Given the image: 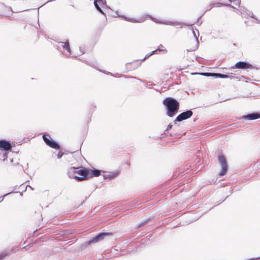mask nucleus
Returning a JSON list of instances; mask_svg holds the SVG:
<instances>
[{"label": "nucleus", "instance_id": "nucleus-12", "mask_svg": "<svg viewBox=\"0 0 260 260\" xmlns=\"http://www.w3.org/2000/svg\"><path fill=\"white\" fill-rule=\"evenodd\" d=\"M192 33L193 34L194 37L196 38V45L194 47H193L192 48H191L190 49H187V51H188V52L194 51L199 47V40H198V36L199 35V32L198 31L197 35L196 32L194 30H193L192 31Z\"/></svg>", "mask_w": 260, "mask_h": 260}, {"label": "nucleus", "instance_id": "nucleus-16", "mask_svg": "<svg viewBox=\"0 0 260 260\" xmlns=\"http://www.w3.org/2000/svg\"><path fill=\"white\" fill-rule=\"evenodd\" d=\"M213 77H215L216 78H230L231 79L234 78L235 77L229 76L225 74H220V73H214L213 74Z\"/></svg>", "mask_w": 260, "mask_h": 260}, {"label": "nucleus", "instance_id": "nucleus-39", "mask_svg": "<svg viewBox=\"0 0 260 260\" xmlns=\"http://www.w3.org/2000/svg\"><path fill=\"white\" fill-rule=\"evenodd\" d=\"M128 78H136V77H132V76L129 77Z\"/></svg>", "mask_w": 260, "mask_h": 260}, {"label": "nucleus", "instance_id": "nucleus-14", "mask_svg": "<svg viewBox=\"0 0 260 260\" xmlns=\"http://www.w3.org/2000/svg\"><path fill=\"white\" fill-rule=\"evenodd\" d=\"M117 175H118L117 172H106L105 174H104L103 177H104V179L110 180L112 178H114Z\"/></svg>", "mask_w": 260, "mask_h": 260}, {"label": "nucleus", "instance_id": "nucleus-19", "mask_svg": "<svg viewBox=\"0 0 260 260\" xmlns=\"http://www.w3.org/2000/svg\"><path fill=\"white\" fill-rule=\"evenodd\" d=\"M160 23L164 24L166 25H170L173 26H177L180 25L182 23L180 22L175 21V22H172V21H165V22H160Z\"/></svg>", "mask_w": 260, "mask_h": 260}, {"label": "nucleus", "instance_id": "nucleus-8", "mask_svg": "<svg viewBox=\"0 0 260 260\" xmlns=\"http://www.w3.org/2000/svg\"><path fill=\"white\" fill-rule=\"evenodd\" d=\"M233 68L238 69H252V65L246 61H239L237 62L233 67Z\"/></svg>", "mask_w": 260, "mask_h": 260}, {"label": "nucleus", "instance_id": "nucleus-45", "mask_svg": "<svg viewBox=\"0 0 260 260\" xmlns=\"http://www.w3.org/2000/svg\"><path fill=\"white\" fill-rule=\"evenodd\" d=\"M80 51H81V52H82V51L81 49H80Z\"/></svg>", "mask_w": 260, "mask_h": 260}, {"label": "nucleus", "instance_id": "nucleus-4", "mask_svg": "<svg viewBox=\"0 0 260 260\" xmlns=\"http://www.w3.org/2000/svg\"><path fill=\"white\" fill-rule=\"evenodd\" d=\"M43 139L45 144L50 147L57 150L60 148V146L58 143L54 141L49 135L44 134L43 136Z\"/></svg>", "mask_w": 260, "mask_h": 260}, {"label": "nucleus", "instance_id": "nucleus-46", "mask_svg": "<svg viewBox=\"0 0 260 260\" xmlns=\"http://www.w3.org/2000/svg\"><path fill=\"white\" fill-rule=\"evenodd\" d=\"M80 51H81V52H82V51L81 49H80Z\"/></svg>", "mask_w": 260, "mask_h": 260}, {"label": "nucleus", "instance_id": "nucleus-9", "mask_svg": "<svg viewBox=\"0 0 260 260\" xmlns=\"http://www.w3.org/2000/svg\"><path fill=\"white\" fill-rule=\"evenodd\" d=\"M260 118V113L258 112H253L246 115L243 116L241 118L248 120H255Z\"/></svg>", "mask_w": 260, "mask_h": 260}, {"label": "nucleus", "instance_id": "nucleus-44", "mask_svg": "<svg viewBox=\"0 0 260 260\" xmlns=\"http://www.w3.org/2000/svg\"><path fill=\"white\" fill-rule=\"evenodd\" d=\"M201 17H202V16H200V17L198 18V20H199V19H200V18H201Z\"/></svg>", "mask_w": 260, "mask_h": 260}, {"label": "nucleus", "instance_id": "nucleus-22", "mask_svg": "<svg viewBox=\"0 0 260 260\" xmlns=\"http://www.w3.org/2000/svg\"><path fill=\"white\" fill-rule=\"evenodd\" d=\"M150 220V219L149 218H148L147 219H145L143 221H141L140 222V223H139L137 226H136V228L138 229V228H141V226H144V225H145L148 222V221Z\"/></svg>", "mask_w": 260, "mask_h": 260}, {"label": "nucleus", "instance_id": "nucleus-34", "mask_svg": "<svg viewBox=\"0 0 260 260\" xmlns=\"http://www.w3.org/2000/svg\"><path fill=\"white\" fill-rule=\"evenodd\" d=\"M3 155H4V160H5L7 158V154L6 153H4L3 154Z\"/></svg>", "mask_w": 260, "mask_h": 260}, {"label": "nucleus", "instance_id": "nucleus-41", "mask_svg": "<svg viewBox=\"0 0 260 260\" xmlns=\"http://www.w3.org/2000/svg\"><path fill=\"white\" fill-rule=\"evenodd\" d=\"M10 9H11L12 12H14L12 10V7H10Z\"/></svg>", "mask_w": 260, "mask_h": 260}, {"label": "nucleus", "instance_id": "nucleus-26", "mask_svg": "<svg viewBox=\"0 0 260 260\" xmlns=\"http://www.w3.org/2000/svg\"><path fill=\"white\" fill-rule=\"evenodd\" d=\"M12 192H13V191H11V192H8V193H6V194H4V196H2L0 197V202L3 201L4 198V197H6V196H8V194H10V193H12Z\"/></svg>", "mask_w": 260, "mask_h": 260}, {"label": "nucleus", "instance_id": "nucleus-6", "mask_svg": "<svg viewBox=\"0 0 260 260\" xmlns=\"http://www.w3.org/2000/svg\"><path fill=\"white\" fill-rule=\"evenodd\" d=\"M219 164L221 167V170L218 175L220 176H223L228 171V164L225 157L220 155L218 157Z\"/></svg>", "mask_w": 260, "mask_h": 260}, {"label": "nucleus", "instance_id": "nucleus-36", "mask_svg": "<svg viewBox=\"0 0 260 260\" xmlns=\"http://www.w3.org/2000/svg\"><path fill=\"white\" fill-rule=\"evenodd\" d=\"M130 64H131V63H127L126 64V68H128V66L129 65H130Z\"/></svg>", "mask_w": 260, "mask_h": 260}, {"label": "nucleus", "instance_id": "nucleus-17", "mask_svg": "<svg viewBox=\"0 0 260 260\" xmlns=\"http://www.w3.org/2000/svg\"><path fill=\"white\" fill-rule=\"evenodd\" d=\"M59 43L62 44V46L63 49L66 50L68 53L71 54V50L70 48L69 41H67L66 42H60Z\"/></svg>", "mask_w": 260, "mask_h": 260}, {"label": "nucleus", "instance_id": "nucleus-40", "mask_svg": "<svg viewBox=\"0 0 260 260\" xmlns=\"http://www.w3.org/2000/svg\"><path fill=\"white\" fill-rule=\"evenodd\" d=\"M137 80H140L141 82L142 81V80L141 79H138V78H137Z\"/></svg>", "mask_w": 260, "mask_h": 260}, {"label": "nucleus", "instance_id": "nucleus-38", "mask_svg": "<svg viewBox=\"0 0 260 260\" xmlns=\"http://www.w3.org/2000/svg\"><path fill=\"white\" fill-rule=\"evenodd\" d=\"M149 17H150L152 20H153V19H154V18H152L151 16L149 15Z\"/></svg>", "mask_w": 260, "mask_h": 260}, {"label": "nucleus", "instance_id": "nucleus-3", "mask_svg": "<svg viewBox=\"0 0 260 260\" xmlns=\"http://www.w3.org/2000/svg\"><path fill=\"white\" fill-rule=\"evenodd\" d=\"M112 233L110 232H102L100 233L94 237L92 239L88 241L87 242L85 243V246L90 245L92 243H95L99 241L103 240L105 237L111 235Z\"/></svg>", "mask_w": 260, "mask_h": 260}, {"label": "nucleus", "instance_id": "nucleus-25", "mask_svg": "<svg viewBox=\"0 0 260 260\" xmlns=\"http://www.w3.org/2000/svg\"><path fill=\"white\" fill-rule=\"evenodd\" d=\"M246 15H247L249 17H250L252 18H254V17H255L253 13L249 10H248V12H246Z\"/></svg>", "mask_w": 260, "mask_h": 260}, {"label": "nucleus", "instance_id": "nucleus-23", "mask_svg": "<svg viewBox=\"0 0 260 260\" xmlns=\"http://www.w3.org/2000/svg\"><path fill=\"white\" fill-rule=\"evenodd\" d=\"M240 12L243 15V17H245L244 15H246V12H248V10L246 9L244 7H241L239 10Z\"/></svg>", "mask_w": 260, "mask_h": 260}, {"label": "nucleus", "instance_id": "nucleus-42", "mask_svg": "<svg viewBox=\"0 0 260 260\" xmlns=\"http://www.w3.org/2000/svg\"><path fill=\"white\" fill-rule=\"evenodd\" d=\"M229 2H232L233 0H229Z\"/></svg>", "mask_w": 260, "mask_h": 260}, {"label": "nucleus", "instance_id": "nucleus-29", "mask_svg": "<svg viewBox=\"0 0 260 260\" xmlns=\"http://www.w3.org/2000/svg\"><path fill=\"white\" fill-rule=\"evenodd\" d=\"M62 156V153H61V152H59L57 155V157L58 158H60Z\"/></svg>", "mask_w": 260, "mask_h": 260}, {"label": "nucleus", "instance_id": "nucleus-33", "mask_svg": "<svg viewBox=\"0 0 260 260\" xmlns=\"http://www.w3.org/2000/svg\"><path fill=\"white\" fill-rule=\"evenodd\" d=\"M158 51V50H157V49L155 50H153L151 52V53H150V55H153L156 52H157Z\"/></svg>", "mask_w": 260, "mask_h": 260}, {"label": "nucleus", "instance_id": "nucleus-43", "mask_svg": "<svg viewBox=\"0 0 260 260\" xmlns=\"http://www.w3.org/2000/svg\"><path fill=\"white\" fill-rule=\"evenodd\" d=\"M29 186V187H30V188H31L32 190L34 189L31 187V186Z\"/></svg>", "mask_w": 260, "mask_h": 260}, {"label": "nucleus", "instance_id": "nucleus-32", "mask_svg": "<svg viewBox=\"0 0 260 260\" xmlns=\"http://www.w3.org/2000/svg\"><path fill=\"white\" fill-rule=\"evenodd\" d=\"M198 218H194V219H193L192 220H189L188 223H190L192 222L193 221H196L197 220H198Z\"/></svg>", "mask_w": 260, "mask_h": 260}, {"label": "nucleus", "instance_id": "nucleus-10", "mask_svg": "<svg viewBox=\"0 0 260 260\" xmlns=\"http://www.w3.org/2000/svg\"><path fill=\"white\" fill-rule=\"evenodd\" d=\"M0 148L5 151L11 150V145L9 141L2 140L0 141Z\"/></svg>", "mask_w": 260, "mask_h": 260}, {"label": "nucleus", "instance_id": "nucleus-28", "mask_svg": "<svg viewBox=\"0 0 260 260\" xmlns=\"http://www.w3.org/2000/svg\"><path fill=\"white\" fill-rule=\"evenodd\" d=\"M150 56H151V55H150V54H148V55H146L145 56V57L143 59H142L141 60V61H144L146 59L148 58V57H149Z\"/></svg>", "mask_w": 260, "mask_h": 260}, {"label": "nucleus", "instance_id": "nucleus-27", "mask_svg": "<svg viewBox=\"0 0 260 260\" xmlns=\"http://www.w3.org/2000/svg\"><path fill=\"white\" fill-rule=\"evenodd\" d=\"M232 2H233L234 5L239 6L240 1V0H233Z\"/></svg>", "mask_w": 260, "mask_h": 260}, {"label": "nucleus", "instance_id": "nucleus-24", "mask_svg": "<svg viewBox=\"0 0 260 260\" xmlns=\"http://www.w3.org/2000/svg\"><path fill=\"white\" fill-rule=\"evenodd\" d=\"M157 50H158V51H165L166 52H167V50L166 49L165 47L161 44L158 46V48H157Z\"/></svg>", "mask_w": 260, "mask_h": 260}, {"label": "nucleus", "instance_id": "nucleus-13", "mask_svg": "<svg viewBox=\"0 0 260 260\" xmlns=\"http://www.w3.org/2000/svg\"><path fill=\"white\" fill-rule=\"evenodd\" d=\"M89 178L92 177H98L101 175V171L99 170L94 169L93 170L88 169Z\"/></svg>", "mask_w": 260, "mask_h": 260}, {"label": "nucleus", "instance_id": "nucleus-2", "mask_svg": "<svg viewBox=\"0 0 260 260\" xmlns=\"http://www.w3.org/2000/svg\"><path fill=\"white\" fill-rule=\"evenodd\" d=\"M77 174L81 176L79 177L77 176L76 180L77 181H81L83 180H86L89 178V171L88 168L83 167H76Z\"/></svg>", "mask_w": 260, "mask_h": 260}, {"label": "nucleus", "instance_id": "nucleus-47", "mask_svg": "<svg viewBox=\"0 0 260 260\" xmlns=\"http://www.w3.org/2000/svg\"><path fill=\"white\" fill-rule=\"evenodd\" d=\"M80 51H81V52H82V51L81 49H80Z\"/></svg>", "mask_w": 260, "mask_h": 260}, {"label": "nucleus", "instance_id": "nucleus-11", "mask_svg": "<svg viewBox=\"0 0 260 260\" xmlns=\"http://www.w3.org/2000/svg\"><path fill=\"white\" fill-rule=\"evenodd\" d=\"M77 168L75 167H71L68 169V175L70 178H74L76 180L77 177Z\"/></svg>", "mask_w": 260, "mask_h": 260}, {"label": "nucleus", "instance_id": "nucleus-7", "mask_svg": "<svg viewBox=\"0 0 260 260\" xmlns=\"http://www.w3.org/2000/svg\"><path fill=\"white\" fill-rule=\"evenodd\" d=\"M192 114L193 113L191 110H186V111L183 112L177 116L174 121V123H176V122H181L191 117Z\"/></svg>", "mask_w": 260, "mask_h": 260}, {"label": "nucleus", "instance_id": "nucleus-15", "mask_svg": "<svg viewBox=\"0 0 260 260\" xmlns=\"http://www.w3.org/2000/svg\"><path fill=\"white\" fill-rule=\"evenodd\" d=\"M223 6L229 7H231V8H232L233 9H235V7L233 6H232V5H231V4H223V3H212V4H211L210 5V8L214 7H220Z\"/></svg>", "mask_w": 260, "mask_h": 260}, {"label": "nucleus", "instance_id": "nucleus-1", "mask_svg": "<svg viewBox=\"0 0 260 260\" xmlns=\"http://www.w3.org/2000/svg\"><path fill=\"white\" fill-rule=\"evenodd\" d=\"M162 104L166 109V115L169 117H174L179 109V103L172 97H167L162 101Z\"/></svg>", "mask_w": 260, "mask_h": 260}, {"label": "nucleus", "instance_id": "nucleus-35", "mask_svg": "<svg viewBox=\"0 0 260 260\" xmlns=\"http://www.w3.org/2000/svg\"><path fill=\"white\" fill-rule=\"evenodd\" d=\"M212 8H210V6H209V7L207 8V10H206V11H209V10H211Z\"/></svg>", "mask_w": 260, "mask_h": 260}, {"label": "nucleus", "instance_id": "nucleus-20", "mask_svg": "<svg viewBox=\"0 0 260 260\" xmlns=\"http://www.w3.org/2000/svg\"><path fill=\"white\" fill-rule=\"evenodd\" d=\"M192 75L199 74V75H201L202 76H206V77H213L214 73H204V72H202V73H192Z\"/></svg>", "mask_w": 260, "mask_h": 260}, {"label": "nucleus", "instance_id": "nucleus-37", "mask_svg": "<svg viewBox=\"0 0 260 260\" xmlns=\"http://www.w3.org/2000/svg\"><path fill=\"white\" fill-rule=\"evenodd\" d=\"M258 258H259V257H258ZM257 259V258H250V259H247V260H254V259Z\"/></svg>", "mask_w": 260, "mask_h": 260}, {"label": "nucleus", "instance_id": "nucleus-5", "mask_svg": "<svg viewBox=\"0 0 260 260\" xmlns=\"http://www.w3.org/2000/svg\"><path fill=\"white\" fill-rule=\"evenodd\" d=\"M93 4L96 9L100 13L103 14L106 16V13L104 12V11L101 9V6L102 8H105L109 10H111V8L106 5V2L103 1V0H93Z\"/></svg>", "mask_w": 260, "mask_h": 260}, {"label": "nucleus", "instance_id": "nucleus-21", "mask_svg": "<svg viewBox=\"0 0 260 260\" xmlns=\"http://www.w3.org/2000/svg\"><path fill=\"white\" fill-rule=\"evenodd\" d=\"M9 254L10 253H9L7 250L3 251L2 253H0V260L4 259L6 256H9Z\"/></svg>", "mask_w": 260, "mask_h": 260}, {"label": "nucleus", "instance_id": "nucleus-18", "mask_svg": "<svg viewBox=\"0 0 260 260\" xmlns=\"http://www.w3.org/2000/svg\"><path fill=\"white\" fill-rule=\"evenodd\" d=\"M115 14H116V16H114V17H116V16L121 17L123 18L125 20H126V21H130V22H134V23H136V22H141L140 21L136 20H135V19H133V18L129 19V18H127L126 17L123 16H120L118 14V12L117 11H116Z\"/></svg>", "mask_w": 260, "mask_h": 260}, {"label": "nucleus", "instance_id": "nucleus-30", "mask_svg": "<svg viewBox=\"0 0 260 260\" xmlns=\"http://www.w3.org/2000/svg\"><path fill=\"white\" fill-rule=\"evenodd\" d=\"M172 125L171 124H170H170L168 125V127H167V129H166V131H168V130H169V129H171V128H172Z\"/></svg>", "mask_w": 260, "mask_h": 260}, {"label": "nucleus", "instance_id": "nucleus-31", "mask_svg": "<svg viewBox=\"0 0 260 260\" xmlns=\"http://www.w3.org/2000/svg\"><path fill=\"white\" fill-rule=\"evenodd\" d=\"M254 23H257V24H259L260 23V21L259 20H258L257 18H255L254 17Z\"/></svg>", "mask_w": 260, "mask_h": 260}]
</instances>
